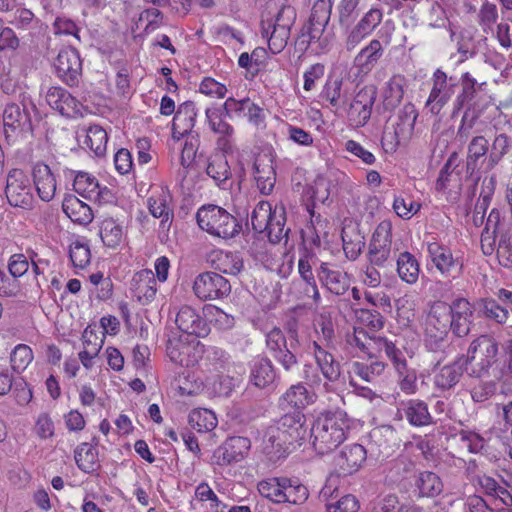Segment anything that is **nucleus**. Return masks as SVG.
Wrapping results in <instances>:
<instances>
[{"label": "nucleus", "mask_w": 512, "mask_h": 512, "mask_svg": "<svg viewBox=\"0 0 512 512\" xmlns=\"http://www.w3.org/2000/svg\"><path fill=\"white\" fill-rule=\"evenodd\" d=\"M285 413L267 428L264 435V451L271 458H280L290 446L301 445L306 439V418L300 410L284 411Z\"/></svg>", "instance_id": "nucleus-1"}, {"label": "nucleus", "mask_w": 512, "mask_h": 512, "mask_svg": "<svg viewBox=\"0 0 512 512\" xmlns=\"http://www.w3.org/2000/svg\"><path fill=\"white\" fill-rule=\"evenodd\" d=\"M350 428L351 420L345 411H324L310 428L311 445L316 453L328 454L347 439Z\"/></svg>", "instance_id": "nucleus-2"}, {"label": "nucleus", "mask_w": 512, "mask_h": 512, "mask_svg": "<svg viewBox=\"0 0 512 512\" xmlns=\"http://www.w3.org/2000/svg\"><path fill=\"white\" fill-rule=\"evenodd\" d=\"M498 342L489 335H480L469 345L466 354H460L469 368V376L481 378L489 374V370L498 362Z\"/></svg>", "instance_id": "nucleus-3"}, {"label": "nucleus", "mask_w": 512, "mask_h": 512, "mask_svg": "<svg viewBox=\"0 0 512 512\" xmlns=\"http://www.w3.org/2000/svg\"><path fill=\"white\" fill-rule=\"evenodd\" d=\"M196 220L202 230L222 239L234 238L242 229L240 222L235 216L214 204L200 207L196 214Z\"/></svg>", "instance_id": "nucleus-4"}, {"label": "nucleus", "mask_w": 512, "mask_h": 512, "mask_svg": "<svg viewBox=\"0 0 512 512\" xmlns=\"http://www.w3.org/2000/svg\"><path fill=\"white\" fill-rule=\"evenodd\" d=\"M450 307L443 301L433 303L425 320V346L429 351H443L448 345Z\"/></svg>", "instance_id": "nucleus-5"}, {"label": "nucleus", "mask_w": 512, "mask_h": 512, "mask_svg": "<svg viewBox=\"0 0 512 512\" xmlns=\"http://www.w3.org/2000/svg\"><path fill=\"white\" fill-rule=\"evenodd\" d=\"M295 20L296 10L290 5H282L273 18L262 20V34L268 37V46L273 54L286 47Z\"/></svg>", "instance_id": "nucleus-6"}, {"label": "nucleus", "mask_w": 512, "mask_h": 512, "mask_svg": "<svg viewBox=\"0 0 512 512\" xmlns=\"http://www.w3.org/2000/svg\"><path fill=\"white\" fill-rule=\"evenodd\" d=\"M348 343L369 357H375L377 353L384 351L390 361L401 351L394 342L385 337L370 335L360 327L354 328L353 334L348 336Z\"/></svg>", "instance_id": "nucleus-7"}, {"label": "nucleus", "mask_w": 512, "mask_h": 512, "mask_svg": "<svg viewBox=\"0 0 512 512\" xmlns=\"http://www.w3.org/2000/svg\"><path fill=\"white\" fill-rule=\"evenodd\" d=\"M432 88L426 101L429 111L438 115L450 101L458 85L456 78L448 75L442 69H436L432 75Z\"/></svg>", "instance_id": "nucleus-8"}, {"label": "nucleus", "mask_w": 512, "mask_h": 512, "mask_svg": "<svg viewBox=\"0 0 512 512\" xmlns=\"http://www.w3.org/2000/svg\"><path fill=\"white\" fill-rule=\"evenodd\" d=\"M193 292L202 301L221 299L230 294L231 285L219 273L209 271L196 276Z\"/></svg>", "instance_id": "nucleus-9"}, {"label": "nucleus", "mask_w": 512, "mask_h": 512, "mask_svg": "<svg viewBox=\"0 0 512 512\" xmlns=\"http://www.w3.org/2000/svg\"><path fill=\"white\" fill-rule=\"evenodd\" d=\"M28 105L33 110L36 106L29 101V103H22L23 108L15 103L7 104L3 112L4 131L7 139L17 136L21 133L32 132V121Z\"/></svg>", "instance_id": "nucleus-10"}, {"label": "nucleus", "mask_w": 512, "mask_h": 512, "mask_svg": "<svg viewBox=\"0 0 512 512\" xmlns=\"http://www.w3.org/2000/svg\"><path fill=\"white\" fill-rule=\"evenodd\" d=\"M250 448L251 441L249 438L242 436L229 437L214 450L211 463L221 467L238 463L247 456Z\"/></svg>", "instance_id": "nucleus-11"}, {"label": "nucleus", "mask_w": 512, "mask_h": 512, "mask_svg": "<svg viewBox=\"0 0 512 512\" xmlns=\"http://www.w3.org/2000/svg\"><path fill=\"white\" fill-rule=\"evenodd\" d=\"M392 244V225L381 222L375 229L368 248V260L372 265L383 268L390 259Z\"/></svg>", "instance_id": "nucleus-12"}, {"label": "nucleus", "mask_w": 512, "mask_h": 512, "mask_svg": "<svg viewBox=\"0 0 512 512\" xmlns=\"http://www.w3.org/2000/svg\"><path fill=\"white\" fill-rule=\"evenodd\" d=\"M5 193L12 206L28 208L32 205L33 195L30 179L21 169L9 171Z\"/></svg>", "instance_id": "nucleus-13"}, {"label": "nucleus", "mask_w": 512, "mask_h": 512, "mask_svg": "<svg viewBox=\"0 0 512 512\" xmlns=\"http://www.w3.org/2000/svg\"><path fill=\"white\" fill-rule=\"evenodd\" d=\"M298 273L300 278L291 284V294L298 300L312 299L318 305L321 301L320 292L308 258L302 257L298 261Z\"/></svg>", "instance_id": "nucleus-14"}, {"label": "nucleus", "mask_w": 512, "mask_h": 512, "mask_svg": "<svg viewBox=\"0 0 512 512\" xmlns=\"http://www.w3.org/2000/svg\"><path fill=\"white\" fill-rule=\"evenodd\" d=\"M377 98L374 85H366L355 95L348 110V119L355 127H363L369 121Z\"/></svg>", "instance_id": "nucleus-15"}, {"label": "nucleus", "mask_w": 512, "mask_h": 512, "mask_svg": "<svg viewBox=\"0 0 512 512\" xmlns=\"http://www.w3.org/2000/svg\"><path fill=\"white\" fill-rule=\"evenodd\" d=\"M428 255L445 278L457 279L461 276L463 264L458 258H454L450 249L440 245L437 242H431L427 245Z\"/></svg>", "instance_id": "nucleus-16"}, {"label": "nucleus", "mask_w": 512, "mask_h": 512, "mask_svg": "<svg viewBox=\"0 0 512 512\" xmlns=\"http://www.w3.org/2000/svg\"><path fill=\"white\" fill-rule=\"evenodd\" d=\"M56 73L67 85L75 86L82 73V61L78 50L65 48L58 53L54 63Z\"/></svg>", "instance_id": "nucleus-17"}, {"label": "nucleus", "mask_w": 512, "mask_h": 512, "mask_svg": "<svg viewBox=\"0 0 512 512\" xmlns=\"http://www.w3.org/2000/svg\"><path fill=\"white\" fill-rule=\"evenodd\" d=\"M450 330L456 337L469 335L473 327V306L465 298H457L449 304Z\"/></svg>", "instance_id": "nucleus-18"}, {"label": "nucleus", "mask_w": 512, "mask_h": 512, "mask_svg": "<svg viewBox=\"0 0 512 512\" xmlns=\"http://www.w3.org/2000/svg\"><path fill=\"white\" fill-rule=\"evenodd\" d=\"M399 419H405L413 427H426L436 422L429 411L428 403L419 398H410L399 403Z\"/></svg>", "instance_id": "nucleus-19"}, {"label": "nucleus", "mask_w": 512, "mask_h": 512, "mask_svg": "<svg viewBox=\"0 0 512 512\" xmlns=\"http://www.w3.org/2000/svg\"><path fill=\"white\" fill-rule=\"evenodd\" d=\"M317 277L323 287L337 296L344 295L350 287L348 274L332 263L322 262L317 268Z\"/></svg>", "instance_id": "nucleus-20"}, {"label": "nucleus", "mask_w": 512, "mask_h": 512, "mask_svg": "<svg viewBox=\"0 0 512 512\" xmlns=\"http://www.w3.org/2000/svg\"><path fill=\"white\" fill-rule=\"evenodd\" d=\"M467 370L462 357L458 355L454 361L440 367L434 374L433 384L441 393L450 392L458 385Z\"/></svg>", "instance_id": "nucleus-21"}, {"label": "nucleus", "mask_w": 512, "mask_h": 512, "mask_svg": "<svg viewBox=\"0 0 512 512\" xmlns=\"http://www.w3.org/2000/svg\"><path fill=\"white\" fill-rule=\"evenodd\" d=\"M367 451L364 446L354 443L346 445L336 455L334 461L340 475L347 476L357 472L366 461Z\"/></svg>", "instance_id": "nucleus-22"}, {"label": "nucleus", "mask_w": 512, "mask_h": 512, "mask_svg": "<svg viewBox=\"0 0 512 512\" xmlns=\"http://www.w3.org/2000/svg\"><path fill=\"white\" fill-rule=\"evenodd\" d=\"M46 102L61 115L74 118L82 115V104L62 87H51L46 93Z\"/></svg>", "instance_id": "nucleus-23"}, {"label": "nucleus", "mask_w": 512, "mask_h": 512, "mask_svg": "<svg viewBox=\"0 0 512 512\" xmlns=\"http://www.w3.org/2000/svg\"><path fill=\"white\" fill-rule=\"evenodd\" d=\"M175 323L180 331L190 336L205 337L209 333L206 321L189 305L180 307Z\"/></svg>", "instance_id": "nucleus-24"}, {"label": "nucleus", "mask_w": 512, "mask_h": 512, "mask_svg": "<svg viewBox=\"0 0 512 512\" xmlns=\"http://www.w3.org/2000/svg\"><path fill=\"white\" fill-rule=\"evenodd\" d=\"M314 356L317 367L329 382H336L341 376V365L327 348L318 341H313L309 347Z\"/></svg>", "instance_id": "nucleus-25"}, {"label": "nucleus", "mask_w": 512, "mask_h": 512, "mask_svg": "<svg viewBox=\"0 0 512 512\" xmlns=\"http://www.w3.org/2000/svg\"><path fill=\"white\" fill-rule=\"evenodd\" d=\"M130 289L140 304L146 305L151 303L157 293V283L153 271L143 269L136 272L131 280Z\"/></svg>", "instance_id": "nucleus-26"}, {"label": "nucleus", "mask_w": 512, "mask_h": 512, "mask_svg": "<svg viewBox=\"0 0 512 512\" xmlns=\"http://www.w3.org/2000/svg\"><path fill=\"white\" fill-rule=\"evenodd\" d=\"M490 142L483 135L473 136L468 143L466 153V171L471 176H479L483 171L482 160L489 154Z\"/></svg>", "instance_id": "nucleus-27"}, {"label": "nucleus", "mask_w": 512, "mask_h": 512, "mask_svg": "<svg viewBox=\"0 0 512 512\" xmlns=\"http://www.w3.org/2000/svg\"><path fill=\"white\" fill-rule=\"evenodd\" d=\"M397 376V385L405 395H414L418 392L417 371L407 364L402 350L391 360Z\"/></svg>", "instance_id": "nucleus-28"}, {"label": "nucleus", "mask_w": 512, "mask_h": 512, "mask_svg": "<svg viewBox=\"0 0 512 512\" xmlns=\"http://www.w3.org/2000/svg\"><path fill=\"white\" fill-rule=\"evenodd\" d=\"M341 238L345 256L349 260H356L365 247V237L360 231L359 224L352 220H346L342 228Z\"/></svg>", "instance_id": "nucleus-29"}, {"label": "nucleus", "mask_w": 512, "mask_h": 512, "mask_svg": "<svg viewBox=\"0 0 512 512\" xmlns=\"http://www.w3.org/2000/svg\"><path fill=\"white\" fill-rule=\"evenodd\" d=\"M32 176L40 199L45 202L51 201L56 193V178L51 168L43 162H38L33 166Z\"/></svg>", "instance_id": "nucleus-30"}, {"label": "nucleus", "mask_w": 512, "mask_h": 512, "mask_svg": "<svg viewBox=\"0 0 512 512\" xmlns=\"http://www.w3.org/2000/svg\"><path fill=\"white\" fill-rule=\"evenodd\" d=\"M313 402V394L307 390L304 384L297 383L290 386L279 398L278 406L282 411L300 410L302 412Z\"/></svg>", "instance_id": "nucleus-31"}, {"label": "nucleus", "mask_w": 512, "mask_h": 512, "mask_svg": "<svg viewBox=\"0 0 512 512\" xmlns=\"http://www.w3.org/2000/svg\"><path fill=\"white\" fill-rule=\"evenodd\" d=\"M253 168L257 188L263 195H269L276 183L272 159L267 155L259 156L255 159Z\"/></svg>", "instance_id": "nucleus-32"}, {"label": "nucleus", "mask_w": 512, "mask_h": 512, "mask_svg": "<svg viewBox=\"0 0 512 512\" xmlns=\"http://www.w3.org/2000/svg\"><path fill=\"white\" fill-rule=\"evenodd\" d=\"M384 48L378 39H372L354 58V66L359 73L368 74L383 57Z\"/></svg>", "instance_id": "nucleus-33"}, {"label": "nucleus", "mask_w": 512, "mask_h": 512, "mask_svg": "<svg viewBox=\"0 0 512 512\" xmlns=\"http://www.w3.org/2000/svg\"><path fill=\"white\" fill-rule=\"evenodd\" d=\"M487 158L482 160L483 172L488 173L500 164L512 149V138L506 133L496 134L490 144Z\"/></svg>", "instance_id": "nucleus-34"}, {"label": "nucleus", "mask_w": 512, "mask_h": 512, "mask_svg": "<svg viewBox=\"0 0 512 512\" xmlns=\"http://www.w3.org/2000/svg\"><path fill=\"white\" fill-rule=\"evenodd\" d=\"M99 235L107 248L117 249L126 239V228L113 217H105L99 226Z\"/></svg>", "instance_id": "nucleus-35"}, {"label": "nucleus", "mask_w": 512, "mask_h": 512, "mask_svg": "<svg viewBox=\"0 0 512 512\" xmlns=\"http://www.w3.org/2000/svg\"><path fill=\"white\" fill-rule=\"evenodd\" d=\"M213 268L223 274L237 276L244 269V261L239 252L215 251L211 255Z\"/></svg>", "instance_id": "nucleus-36"}, {"label": "nucleus", "mask_w": 512, "mask_h": 512, "mask_svg": "<svg viewBox=\"0 0 512 512\" xmlns=\"http://www.w3.org/2000/svg\"><path fill=\"white\" fill-rule=\"evenodd\" d=\"M63 212L75 223L88 225L94 215L89 205L75 195H67L62 203Z\"/></svg>", "instance_id": "nucleus-37"}, {"label": "nucleus", "mask_w": 512, "mask_h": 512, "mask_svg": "<svg viewBox=\"0 0 512 512\" xmlns=\"http://www.w3.org/2000/svg\"><path fill=\"white\" fill-rule=\"evenodd\" d=\"M171 195L167 189L162 188L157 194L148 199V208L155 218L161 219V226L169 228L173 212L170 208Z\"/></svg>", "instance_id": "nucleus-38"}, {"label": "nucleus", "mask_w": 512, "mask_h": 512, "mask_svg": "<svg viewBox=\"0 0 512 512\" xmlns=\"http://www.w3.org/2000/svg\"><path fill=\"white\" fill-rule=\"evenodd\" d=\"M415 491L419 497L433 498L443 491L441 478L432 471H421L415 476Z\"/></svg>", "instance_id": "nucleus-39"}, {"label": "nucleus", "mask_w": 512, "mask_h": 512, "mask_svg": "<svg viewBox=\"0 0 512 512\" xmlns=\"http://www.w3.org/2000/svg\"><path fill=\"white\" fill-rule=\"evenodd\" d=\"M77 467L84 473L90 474L100 468L98 450L90 443L79 444L74 451Z\"/></svg>", "instance_id": "nucleus-40"}, {"label": "nucleus", "mask_w": 512, "mask_h": 512, "mask_svg": "<svg viewBox=\"0 0 512 512\" xmlns=\"http://www.w3.org/2000/svg\"><path fill=\"white\" fill-rule=\"evenodd\" d=\"M275 379L276 372L269 359L261 358L254 361L250 372V382L254 386L264 389L272 385Z\"/></svg>", "instance_id": "nucleus-41"}, {"label": "nucleus", "mask_w": 512, "mask_h": 512, "mask_svg": "<svg viewBox=\"0 0 512 512\" xmlns=\"http://www.w3.org/2000/svg\"><path fill=\"white\" fill-rule=\"evenodd\" d=\"M397 273L402 281L409 285L419 279L420 264L416 257L408 251L401 252L396 261Z\"/></svg>", "instance_id": "nucleus-42"}, {"label": "nucleus", "mask_w": 512, "mask_h": 512, "mask_svg": "<svg viewBox=\"0 0 512 512\" xmlns=\"http://www.w3.org/2000/svg\"><path fill=\"white\" fill-rule=\"evenodd\" d=\"M418 117V111L412 103L405 104L397 114V120L391 126L400 133V135L410 140Z\"/></svg>", "instance_id": "nucleus-43"}, {"label": "nucleus", "mask_w": 512, "mask_h": 512, "mask_svg": "<svg viewBox=\"0 0 512 512\" xmlns=\"http://www.w3.org/2000/svg\"><path fill=\"white\" fill-rule=\"evenodd\" d=\"M460 83L461 92L457 95L455 100V107L457 110L461 109L465 105H471L477 97L478 91L486 85L485 82L478 83V81L469 72L462 74Z\"/></svg>", "instance_id": "nucleus-44"}, {"label": "nucleus", "mask_w": 512, "mask_h": 512, "mask_svg": "<svg viewBox=\"0 0 512 512\" xmlns=\"http://www.w3.org/2000/svg\"><path fill=\"white\" fill-rule=\"evenodd\" d=\"M285 224L286 217L284 208L281 207L278 209L276 207L274 209V215H272V218L269 221L267 229L264 230L271 243L277 244L280 243L283 239L287 241L290 229L286 228Z\"/></svg>", "instance_id": "nucleus-45"}, {"label": "nucleus", "mask_w": 512, "mask_h": 512, "mask_svg": "<svg viewBox=\"0 0 512 512\" xmlns=\"http://www.w3.org/2000/svg\"><path fill=\"white\" fill-rule=\"evenodd\" d=\"M189 425L200 433L214 430L218 424L217 417L212 410L205 408L194 409L189 414Z\"/></svg>", "instance_id": "nucleus-46"}, {"label": "nucleus", "mask_w": 512, "mask_h": 512, "mask_svg": "<svg viewBox=\"0 0 512 512\" xmlns=\"http://www.w3.org/2000/svg\"><path fill=\"white\" fill-rule=\"evenodd\" d=\"M73 187L76 193L87 199L96 200L101 194L97 179L86 172H79L75 176Z\"/></svg>", "instance_id": "nucleus-47"}, {"label": "nucleus", "mask_w": 512, "mask_h": 512, "mask_svg": "<svg viewBox=\"0 0 512 512\" xmlns=\"http://www.w3.org/2000/svg\"><path fill=\"white\" fill-rule=\"evenodd\" d=\"M196 106L192 101H186L179 105L175 112L173 122L176 128L184 132H191L196 121Z\"/></svg>", "instance_id": "nucleus-48"}, {"label": "nucleus", "mask_w": 512, "mask_h": 512, "mask_svg": "<svg viewBox=\"0 0 512 512\" xmlns=\"http://www.w3.org/2000/svg\"><path fill=\"white\" fill-rule=\"evenodd\" d=\"M404 77L394 75L386 83L384 89V106L386 109H394L403 99L404 96Z\"/></svg>", "instance_id": "nucleus-49"}, {"label": "nucleus", "mask_w": 512, "mask_h": 512, "mask_svg": "<svg viewBox=\"0 0 512 512\" xmlns=\"http://www.w3.org/2000/svg\"><path fill=\"white\" fill-rule=\"evenodd\" d=\"M107 142L108 135L102 127L93 125L87 129L84 144L93 151L96 156H103L105 154Z\"/></svg>", "instance_id": "nucleus-50"}, {"label": "nucleus", "mask_w": 512, "mask_h": 512, "mask_svg": "<svg viewBox=\"0 0 512 512\" xmlns=\"http://www.w3.org/2000/svg\"><path fill=\"white\" fill-rule=\"evenodd\" d=\"M206 173L218 186H220L221 183L226 182L230 178L231 172L225 155H214L208 163Z\"/></svg>", "instance_id": "nucleus-51"}, {"label": "nucleus", "mask_w": 512, "mask_h": 512, "mask_svg": "<svg viewBox=\"0 0 512 512\" xmlns=\"http://www.w3.org/2000/svg\"><path fill=\"white\" fill-rule=\"evenodd\" d=\"M327 25L321 23H314L308 20V23L303 26L300 34L301 44L310 45L318 43L321 48L328 45L327 37H323L324 30Z\"/></svg>", "instance_id": "nucleus-52"}, {"label": "nucleus", "mask_w": 512, "mask_h": 512, "mask_svg": "<svg viewBox=\"0 0 512 512\" xmlns=\"http://www.w3.org/2000/svg\"><path fill=\"white\" fill-rule=\"evenodd\" d=\"M274 215L271 204L266 201H260L251 213V225L254 231L263 233L267 229L269 221Z\"/></svg>", "instance_id": "nucleus-53"}, {"label": "nucleus", "mask_w": 512, "mask_h": 512, "mask_svg": "<svg viewBox=\"0 0 512 512\" xmlns=\"http://www.w3.org/2000/svg\"><path fill=\"white\" fill-rule=\"evenodd\" d=\"M284 487V478H274L261 481L258 484V491L263 497L275 503H283L285 502Z\"/></svg>", "instance_id": "nucleus-54"}, {"label": "nucleus", "mask_w": 512, "mask_h": 512, "mask_svg": "<svg viewBox=\"0 0 512 512\" xmlns=\"http://www.w3.org/2000/svg\"><path fill=\"white\" fill-rule=\"evenodd\" d=\"M206 120L210 129L219 135L232 136L234 133L233 127L227 123L223 118V112L217 107H208L205 110Z\"/></svg>", "instance_id": "nucleus-55"}, {"label": "nucleus", "mask_w": 512, "mask_h": 512, "mask_svg": "<svg viewBox=\"0 0 512 512\" xmlns=\"http://www.w3.org/2000/svg\"><path fill=\"white\" fill-rule=\"evenodd\" d=\"M166 351L170 360L180 366L189 367L194 364V360L189 358L191 347L179 340H169Z\"/></svg>", "instance_id": "nucleus-56"}, {"label": "nucleus", "mask_w": 512, "mask_h": 512, "mask_svg": "<svg viewBox=\"0 0 512 512\" xmlns=\"http://www.w3.org/2000/svg\"><path fill=\"white\" fill-rule=\"evenodd\" d=\"M498 20V8L496 4L485 0L477 14V21L484 33L493 31V27Z\"/></svg>", "instance_id": "nucleus-57"}, {"label": "nucleus", "mask_w": 512, "mask_h": 512, "mask_svg": "<svg viewBox=\"0 0 512 512\" xmlns=\"http://www.w3.org/2000/svg\"><path fill=\"white\" fill-rule=\"evenodd\" d=\"M197 149L198 139L193 136L186 138L180 156V164L182 168L178 171V177L182 181L187 177V169L195 160Z\"/></svg>", "instance_id": "nucleus-58"}, {"label": "nucleus", "mask_w": 512, "mask_h": 512, "mask_svg": "<svg viewBox=\"0 0 512 512\" xmlns=\"http://www.w3.org/2000/svg\"><path fill=\"white\" fill-rule=\"evenodd\" d=\"M33 360V352L26 344L17 345L10 355L11 367L15 372L24 371Z\"/></svg>", "instance_id": "nucleus-59"}, {"label": "nucleus", "mask_w": 512, "mask_h": 512, "mask_svg": "<svg viewBox=\"0 0 512 512\" xmlns=\"http://www.w3.org/2000/svg\"><path fill=\"white\" fill-rule=\"evenodd\" d=\"M355 319L359 325H363L372 331L383 328V316L375 309H356Z\"/></svg>", "instance_id": "nucleus-60"}, {"label": "nucleus", "mask_w": 512, "mask_h": 512, "mask_svg": "<svg viewBox=\"0 0 512 512\" xmlns=\"http://www.w3.org/2000/svg\"><path fill=\"white\" fill-rule=\"evenodd\" d=\"M69 256L74 267L83 269L91 259L90 248L87 243L74 241L70 245Z\"/></svg>", "instance_id": "nucleus-61"}, {"label": "nucleus", "mask_w": 512, "mask_h": 512, "mask_svg": "<svg viewBox=\"0 0 512 512\" xmlns=\"http://www.w3.org/2000/svg\"><path fill=\"white\" fill-rule=\"evenodd\" d=\"M285 502L292 504H301L308 498V489L300 483L293 482L291 479L284 478Z\"/></svg>", "instance_id": "nucleus-62"}, {"label": "nucleus", "mask_w": 512, "mask_h": 512, "mask_svg": "<svg viewBox=\"0 0 512 512\" xmlns=\"http://www.w3.org/2000/svg\"><path fill=\"white\" fill-rule=\"evenodd\" d=\"M409 141L404 139L399 132H397L391 125L384 128L381 145L386 153H394L398 147L402 144H406Z\"/></svg>", "instance_id": "nucleus-63"}, {"label": "nucleus", "mask_w": 512, "mask_h": 512, "mask_svg": "<svg viewBox=\"0 0 512 512\" xmlns=\"http://www.w3.org/2000/svg\"><path fill=\"white\" fill-rule=\"evenodd\" d=\"M499 263L507 268L512 267V236L502 233L496 249Z\"/></svg>", "instance_id": "nucleus-64"}]
</instances>
